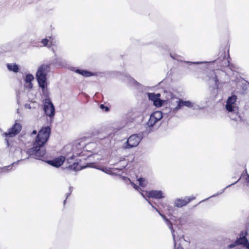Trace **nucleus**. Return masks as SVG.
Wrapping results in <instances>:
<instances>
[{"instance_id": "obj_1", "label": "nucleus", "mask_w": 249, "mask_h": 249, "mask_svg": "<svg viewBox=\"0 0 249 249\" xmlns=\"http://www.w3.org/2000/svg\"><path fill=\"white\" fill-rule=\"evenodd\" d=\"M51 133V128L47 126L43 127L38 132L32 148L28 150H23L20 148L15 149L13 157L17 161L12 163V166L17 165L19 162L29 158L30 156L39 159L46 154L44 144L48 141Z\"/></svg>"}, {"instance_id": "obj_2", "label": "nucleus", "mask_w": 249, "mask_h": 249, "mask_svg": "<svg viewBox=\"0 0 249 249\" xmlns=\"http://www.w3.org/2000/svg\"><path fill=\"white\" fill-rule=\"evenodd\" d=\"M236 100L237 97L235 95L229 97L225 107L229 117L231 120L238 122L242 121V119L239 114V107L236 103Z\"/></svg>"}, {"instance_id": "obj_3", "label": "nucleus", "mask_w": 249, "mask_h": 249, "mask_svg": "<svg viewBox=\"0 0 249 249\" xmlns=\"http://www.w3.org/2000/svg\"><path fill=\"white\" fill-rule=\"evenodd\" d=\"M50 71V65L43 64L40 66L36 72V77L39 85L44 91L47 86V74Z\"/></svg>"}, {"instance_id": "obj_4", "label": "nucleus", "mask_w": 249, "mask_h": 249, "mask_svg": "<svg viewBox=\"0 0 249 249\" xmlns=\"http://www.w3.org/2000/svg\"><path fill=\"white\" fill-rule=\"evenodd\" d=\"M194 103L190 101H184L181 99L176 98L171 102V107L170 113L171 115H174L176 114L178 111L181 109L183 107H193Z\"/></svg>"}, {"instance_id": "obj_5", "label": "nucleus", "mask_w": 249, "mask_h": 249, "mask_svg": "<svg viewBox=\"0 0 249 249\" xmlns=\"http://www.w3.org/2000/svg\"><path fill=\"white\" fill-rule=\"evenodd\" d=\"M142 139V134H133L131 135L124 142L122 147L124 149H128L133 147L137 146Z\"/></svg>"}, {"instance_id": "obj_6", "label": "nucleus", "mask_w": 249, "mask_h": 249, "mask_svg": "<svg viewBox=\"0 0 249 249\" xmlns=\"http://www.w3.org/2000/svg\"><path fill=\"white\" fill-rule=\"evenodd\" d=\"M162 118V113L161 111H155L150 116V118L146 124L149 128L154 127L157 123L160 121Z\"/></svg>"}, {"instance_id": "obj_7", "label": "nucleus", "mask_w": 249, "mask_h": 249, "mask_svg": "<svg viewBox=\"0 0 249 249\" xmlns=\"http://www.w3.org/2000/svg\"><path fill=\"white\" fill-rule=\"evenodd\" d=\"M44 110L47 116L53 118L55 114L54 106L50 99H46L44 103Z\"/></svg>"}, {"instance_id": "obj_8", "label": "nucleus", "mask_w": 249, "mask_h": 249, "mask_svg": "<svg viewBox=\"0 0 249 249\" xmlns=\"http://www.w3.org/2000/svg\"><path fill=\"white\" fill-rule=\"evenodd\" d=\"M21 129V125L19 123H16L12 128L5 132L4 135L6 137H13L18 134Z\"/></svg>"}, {"instance_id": "obj_9", "label": "nucleus", "mask_w": 249, "mask_h": 249, "mask_svg": "<svg viewBox=\"0 0 249 249\" xmlns=\"http://www.w3.org/2000/svg\"><path fill=\"white\" fill-rule=\"evenodd\" d=\"M141 195L148 202L149 200L145 198V196L148 197H152L156 199H160L164 197L163 196V193L161 191L152 190L146 192L145 195L141 193Z\"/></svg>"}, {"instance_id": "obj_10", "label": "nucleus", "mask_w": 249, "mask_h": 249, "mask_svg": "<svg viewBox=\"0 0 249 249\" xmlns=\"http://www.w3.org/2000/svg\"><path fill=\"white\" fill-rule=\"evenodd\" d=\"M93 157L94 159H95V162H93V163H90V164L91 165H89L88 166L89 167H94V168H97V169H99L107 173H109V172L110 171V170L109 169H108V168H98L97 167H96L95 166H93V164L96 163V162L99 161L100 160H101V156L97 154H93L92 155H90V156H88V158L89 159H91V158Z\"/></svg>"}, {"instance_id": "obj_11", "label": "nucleus", "mask_w": 249, "mask_h": 249, "mask_svg": "<svg viewBox=\"0 0 249 249\" xmlns=\"http://www.w3.org/2000/svg\"><path fill=\"white\" fill-rule=\"evenodd\" d=\"M195 198V197L192 198L186 197L184 199H177L175 202V205L177 207H182V206H185L190 201H191V200L194 199Z\"/></svg>"}, {"instance_id": "obj_12", "label": "nucleus", "mask_w": 249, "mask_h": 249, "mask_svg": "<svg viewBox=\"0 0 249 249\" xmlns=\"http://www.w3.org/2000/svg\"><path fill=\"white\" fill-rule=\"evenodd\" d=\"M65 160V158L64 156H60L58 158H55L53 160H50L48 161V163L54 167H59L64 162Z\"/></svg>"}, {"instance_id": "obj_13", "label": "nucleus", "mask_w": 249, "mask_h": 249, "mask_svg": "<svg viewBox=\"0 0 249 249\" xmlns=\"http://www.w3.org/2000/svg\"><path fill=\"white\" fill-rule=\"evenodd\" d=\"M41 42L44 46L50 47V46L54 45L55 41L54 38L50 37L49 39L45 38L42 39Z\"/></svg>"}, {"instance_id": "obj_14", "label": "nucleus", "mask_w": 249, "mask_h": 249, "mask_svg": "<svg viewBox=\"0 0 249 249\" xmlns=\"http://www.w3.org/2000/svg\"><path fill=\"white\" fill-rule=\"evenodd\" d=\"M165 222H166L167 225L168 226L169 228L171 230L173 241H174V246H175V247H176V245H177L176 238V235L175 234V231H174V230L173 229V227L172 226V224L169 220H166Z\"/></svg>"}, {"instance_id": "obj_15", "label": "nucleus", "mask_w": 249, "mask_h": 249, "mask_svg": "<svg viewBox=\"0 0 249 249\" xmlns=\"http://www.w3.org/2000/svg\"><path fill=\"white\" fill-rule=\"evenodd\" d=\"M236 244H238V245H242L244 247H246L247 244H249V242L247 238L243 236L242 237H240L236 240Z\"/></svg>"}, {"instance_id": "obj_16", "label": "nucleus", "mask_w": 249, "mask_h": 249, "mask_svg": "<svg viewBox=\"0 0 249 249\" xmlns=\"http://www.w3.org/2000/svg\"><path fill=\"white\" fill-rule=\"evenodd\" d=\"M34 77L33 75L31 74H28L26 76L25 81L27 84V87L29 89H31L33 87V84L32 83V81L34 80Z\"/></svg>"}, {"instance_id": "obj_17", "label": "nucleus", "mask_w": 249, "mask_h": 249, "mask_svg": "<svg viewBox=\"0 0 249 249\" xmlns=\"http://www.w3.org/2000/svg\"><path fill=\"white\" fill-rule=\"evenodd\" d=\"M7 67L8 70L16 73L18 72L19 70L18 66L15 63L7 64Z\"/></svg>"}, {"instance_id": "obj_18", "label": "nucleus", "mask_w": 249, "mask_h": 249, "mask_svg": "<svg viewBox=\"0 0 249 249\" xmlns=\"http://www.w3.org/2000/svg\"><path fill=\"white\" fill-rule=\"evenodd\" d=\"M75 71L76 73L80 74L85 77H89L93 75L90 72L83 70L77 69Z\"/></svg>"}, {"instance_id": "obj_19", "label": "nucleus", "mask_w": 249, "mask_h": 249, "mask_svg": "<svg viewBox=\"0 0 249 249\" xmlns=\"http://www.w3.org/2000/svg\"><path fill=\"white\" fill-rule=\"evenodd\" d=\"M14 166H12V164L11 165H10L7 166H4L2 168L0 167V173H5L9 172L13 170V167Z\"/></svg>"}, {"instance_id": "obj_20", "label": "nucleus", "mask_w": 249, "mask_h": 249, "mask_svg": "<svg viewBox=\"0 0 249 249\" xmlns=\"http://www.w3.org/2000/svg\"><path fill=\"white\" fill-rule=\"evenodd\" d=\"M160 94H155L153 93H148V98L150 100L153 101V102L158 98L160 97Z\"/></svg>"}, {"instance_id": "obj_21", "label": "nucleus", "mask_w": 249, "mask_h": 249, "mask_svg": "<svg viewBox=\"0 0 249 249\" xmlns=\"http://www.w3.org/2000/svg\"><path fill=\"white\" fill-rule=\"evenodd\" d=\"M69 168L70 169L77 171L80 169V168L78 167V164L76 162H74L72 164L70 165L69 166Z\"/></svg>"}, {"instance_id": "obj_22", "label": "nucleus", "mask_w": 249, "mask_h": 249, "mask_svg": "<svg viewBox=\"0 0 249 249\" xmlns=\"http://www.w3.org/2000/svg\"><path fill=\"white\" fill-rule=\"evenodd\" d=\"M148 203L150 205H151V206L154 208L155 209L157 212H158V213L160 214V215L162 217V218L164 220L165 222H166V220H168L163 214H161L160 213V212L156 208L154 207V206L153 205V204L150 201H148Z\"/></svg>"}, {"instance_id": "obj_23", "label": "nucleus", "mask_w": 249, "mask_h": 249, "mask_svg": "<svg viewBox=\"0 0 249 249\" xmlns=\"http://www.w3.org/2000/svg\"><path fill=\"white\" fill-rule=\"evenodd\" d=\"M148 203L150 205H151V206L154 208L155 209L157 212H158V213L160 214V215L162 217V218L164 220L165 222H166V220H168L163 214H161L160 213V212L156 208L154 207V206L153 205V204L150 201H148Z\"/></svg>"}, {"instance_id": "obj_24", "label": "nucleus", "mask_w": 249, "mask_h": 249, "mask_svg": "<svg viewBox=\"0 0 249 249\" xmlns=\"http://www.w3.org/2000/svg\"><path fill=\"white\" fill-rule=\"evenodd\" d=\"M121 165V168L120 169H118V168H114L113 169L114 170H122L123 168H124L125 166H126L127 164V163H128V161H126V160H123L122 161H120V162Z\"/></svg>"}, {"instance_id": "obj_25", "label": "nucleus", "mask_w": 249, "mask_h": 249, "mask_svg": "<svg viewBox=\"0 0 249 249\" xmlns=\"http://www.w3.org/2000/svg\"><path fill=\"white\" fill-rule=\"evenodd\" d=\"M138 181L139 182L140 186H141V187H143L145 186L147 183L146 180L143 178H140L138 179Z\"/></svg>"}, {"instance_id": "obj_26", "label": "nucleus", "mask_w": 249, "mask_h": 249, "mask_svg": "<svg viewBox=\"0 0 249 249\" xmlns=\"http://www.w3.org/2000/svg\"><path fill=\"white\" fill-rule=\"evenodd\" d=\"M96 146V144L95 143H88L85 146V149L87 151H90V148H91V147H95Z\"/></svg>"}, {"instance_id": "obj_27", "label": "nucleus", "mask_w": 249, "mask_h": 249, "mask_svg": "<svg viewBox=\"0 0 249 249\" xmlns=\"http://www.w3.org/2000/svg\"><path fill=\"white\" fill-rule=\"evenodd\" d=\"M162 206L164 208H165V211H168L170 213H171V211H172V208L171 206L168 205L166 204H162Z\"/></svg>"}, {"instance_id": "obj_28", "label": "nucleus", "mask_w": 249, "mask_h": 249, "mask_svg": "<svg viewBox=\"0 0 249 249\" xmlns=\"http://www.w3.org/2000/svg\"><path fill=\"white\" fill-rule=\"evenodd\" d=\"M154 104L156 107H160L162 105L161 101L158 98L154 102Z\"/></svg>"}, {"instance_id": "obj_29", "label": "nucleus", "mask_w": 249, "mask_h": 249, "mask_svg": "<svg viewBox=\"0 0 249 249\" xmlns=\"http://www.w3.org/2000/svg\"><path fill=\"white\" fill-rule=\"evenodd\" d=\"M212 74L214 75V77L213 78V80L214 81L215 85L217 86H218V79L217 78V76H216L215 73L213 71L212 72Z\"/></svg>"}, {"instance_id": "obj_30", "label": "nucleus", "mask_w": 249, "mask_h": 249, "mask_svg": "<svg viewBox=\"0 0 249 249\" xmlns=\"http://www.w3.org/2000/svg\"><path fill=\"white\" fill-rule=\"evenodd\" d=\"M100 108L102 109H105V111L106 112L108 110H109V108L108 107H106L104 105L102 104L100 105Z\"/></svg>"}, {"instance_id": "obj_31", "label": "nucleus", "mask_w": 249, "mask_h": 249, "mask_svg": "<svg viewBox=\"0 0 249 249\" xmlns=\"http://www.w3.org/2000/svg\"><path fill=\"white\" fill-rule=\"evenodd\" d=\"M187 63H191V64H202V63H206V62H199V61H197V62H189V61H187L186 62Z\"/></svg>"}, {"instance_id": "obj_32", "label": "nucleus", "mask_w": 249, "mask_h": 249, "mask_svg": "<svg viewBox=\"0 0 249 249\" xmlns=\"http://www.w3.org/2000/svg\"><path fill=\"white\" fill-rule=\"evenodd\" d=\"M237 245H238V244H236V240L233 244H231L229 245V248L231 249V248H232L235 247Z\"/></svg>"}, {"instance_id": "obj_33", "label": "nucleus", "mask_w": 249, "mask_h": 249, "mask_svg": "<svg viewBox=\"0 0 249 249\" xmlns=\"http://www.w3.org/2000/svg\"><path fill=\"white\" fill-rule=\"evenodd\" d=\"M240 178H239V179L237 181H236L235 182L233 183H231V184H230V185H229L227 186L225 189H223V190L222 191V192H221L220 194L224 192V190H225V189H226V188H228V187H230V186H232V185H234V184H236V183H237V182L240 180Z\"/></svg>"}, {"instance_id": "obj_34", "label": "nucleus", "mask_w": 249, "mask_h": 249, "mask_svg": "<svg viewBox=\"0 0 249 249\" xmlns=\"http://www.w3.org/2000/svg\"><path fill=\"white\" fill-rule=\"evenodd\" d=\"M131 183L132 184V185L133 186V187L137 190L139 191L140 192V190H139V187L137 186L135 184H134V183L133 182H131Z\"/></svg>"}, {"instance_id": "obj_35", "label": "nucleus", "mask_w": 249, "mask_h": 249, "mask_svg": "<svg viewBox=\"0 0 249 249\" xmlns=\"http://www.w3.org/2000/svg\"><path fill=\"white\" fill-rule=\"evenodd\" d=\"M72 191V188L71 187H70V188H69V193H68L67 194V198H67L68 197V196L71 194Z\"/></svg>"}, {"instance_id": "obj_36", "label": "nucleus", "mask_w": 249, "mask_h": 249, "mask_svg": "<svg viewBox=\"0 0 249 249\" xmlns=\"http://www.w3.org/2000/svg\"><path fill=\"white\" fill-rule=\"evenodd\" d=\"M25 107L28 109H31V107L30 105L28 104L25 105Z\"/></svg>"}, {"instance_id": "obj_37", "label": "nucleus", "mask_w": 249, "mask_h": 249, "mask_svg": "<svg viewBox=\"0 0 249 249\" xmlns=\"http://www.w3.org/2000/svg\"><path fill=\"white\" fill-rule=\"evenodd\" d=\"M59 61H62V60L60 59H56L55 63L56 64H58V63H59Z\"/></svg>"}, {"instance_id": "obj_38", "label": "nucleus", "mask_w": 249, "mask_h": 249, "mask_svg": "<svg viewBox=\"0 0 249 249\" xmlns=\"http://www.w3.org/2000/svg\"><path fill=\"white\" fill-rule=\"evenodd\" d=\"M37 133V132L36 130H34L32 133V135H36Z\"/></svg>"}, {"instance_id": "obj_39", "label": "nucleus", "mask_w": 249, "mask_h": 249, "mask_svg": "<svg viewBox=\"0 0 249 249\" xmlns=\"http://www.w3.org/2000/svg\"><path fill=\"white\" fill-rule=\"evenodd\" d=\"M131 80L134 83V84H138L137 82L136 81H135L134 79H131Z\"/></svg>"}, {"instance_id": "obj_40", "label": "nucleus", "mask_w": 249, "mask_h": 249, "mask_svg": "<svg viewBox=\"0 0 249 249\" xmlns=\"http://www.w3.org/2000/svg\"><path fill=\"white\" fill-rule=\"evenodd\" d=\"M246 179L249 182V175L247 174V178Z\"/></svg>"}, {"instance_id": "obj_41", "label": "nucleus", "mask_w": 249, "mask_h": 249, "mask_svg": "<svg viewBox=\"0 0 249 249\" xmlns=\"http://www.w3.org/2000/svg\"><path fill=\"white\" fill-rule=\"evenodd\" d=\"M72 157H71L69 158V159H68L67 160H68V162H70L69 161L70 160H72Z\"/></svg>"}, {"instance_id": "obj_42", "label": "nucleus", "mask_w": 249, "mask_h": 249, "mask_svg": "<svg viewBox=\"0 0 249 249\" xmlns=\"http://www.w3.org/2000/svg\"><path fill=\"white\" fill-rule=\"evenodd\" d=\"M247 249H249V244H247V246L246 247Z\"/></svg>"}, {"instance_id": "obj_43", "label": "nucleus", "mask_w": 249, "mask_h": 249, "mask_svg": "<svg viewBox=\"0 0 249 249\" xmlns=\"http://www.w3.org/2000/svg\"><path fill=\"white\" fill-rule=\"evenodd\" d=\"M6 141H7V144L8 145H9V142H8V141H7V139H6Z\"/></svg>"}, {"instance_id": "obj_44", "label": "nucleus", "mask_w": 249, "mask_h": 249, "mask_svg": "<svg viewBox=\"0 0 249 249\" xmlns=\"http://www.w3.org/2000/svg\"><path fill=\"white\" fill-rule=\"evenodd\" d=\"M171 56L173 58V59H175V58L174 57H173L171 54Z\"/></svg>"}, {"instance_id": "obj_45", "label": "nucleus", "mask_w": 249, "mask_h": 249, "mask_svg": "<svg viewBox=\"0 0 249 249\" xmlns=\"http://www.w3.org/2000/svg\"><path fill=\"white\" fill-rule=\"evenodd\" d=\"M66 201V200H65L64 201V204L65 203Z\"/></svg>"}, {"instance_id": "obj_46", "label": "nucleus", "mask_w": 249, "mask_h": 249, "mask_svg": "<svg viewBox=\"0 0 249 249\" xmlns=\"http://www.w3.org/2000/svg\"><path fill=\"white\" fill-rule=\"evenodd\" d=\"M216 196V195H213V196H212V197H213V196Z\"/></svg>"}, {"instance_id": "obj_47", "label": "nucleus", "mask_w": 249, "mask_h": 249, "mask_svg": "<svg viewBox=\"0 0 249 249\" xmlns=\"http://www.w3.org/2000/svg\"><path fill=\"white\" fill-rule=\"evenodd\" d=\"M182 249V248H181V249Z\"/></svg>"}]
</instances>
